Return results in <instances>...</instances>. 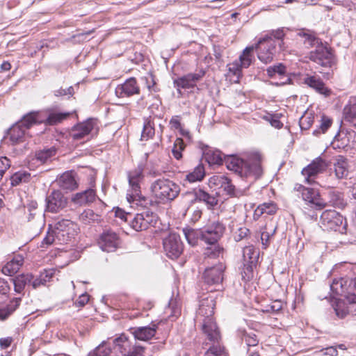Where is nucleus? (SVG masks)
I'll use <instances>...</instances> for the list:
<instances>
[{"instance_id":"obj_44","label":"nucleus","mask_w":356,"mask_h":356,"mask_svg":"<svg viewBox=\"0 0 356 356\" xmlns=\"http://www.w3.org/2000/svg\"><path fill=\"white\" fill-rule=\"evenodd\" d=\"M183 232L188 243L191 245H195L199 239L202 240L201 229L185 228L183 229Z\"/></svg>"},{"instance_id":"obj_9","label":"nucleus","mask_w":356,"mask_h":356,"mask_svg":"<svg viewBox=\"0 0 356 356\" xmlns=\"http://www.w3.org/2000/svg\"><path fill=\"white\" fill-rule=\"evenodd\" d=\"M98 131V121L95 118H88L86 121L74 125L70 133V137L74 140L84 138L89 134H97Z\"/></svg>"},{"instance_id":"obj_27","label":"nucleus","mask_w":356,"mask_h":356,"mask_svg":"<svg viewBox=\"0 0 356 356\" xmlns=\"http://www.w3.org/2000/svg\"><path fill=\"white\" fill-rule=\"evenodd\" d=\"M58 186L65 191H73L78 186L73 172H65L57 179Z\"/></svg>"},{"instance_id":"obj_24","label":"nucleus","mask_w":356,"mask_h":356,"mask_svg":"<svg viewBox=\"0 0 356 356\" xmlns=\"http://www.w3.org/2000/svg\"><path fill=\"white\" fill-rule=\"evenodd\" d=\"M346 301L350 304L349 307L346 306L343 302L338 301L334 307L336 314L339 318H344L348 314L349 311L355 312L356 316V295L350 293L346 296Z\"/></svg>"},{"instance_id":"obj_41","label":"nucleus","mask_w":356,"mask_h":356,"mask_svg":"<svg viewBox=\"0 0 356 356\" xmlns=\"http://www.w3.org/2000/svg\"><path fill=\"white\" fill-rule=\"evenodd\" d=\"M347 281L343 278L334 279L330 284V289L336 296H347L346 291Z\"/></svg>"},{"instance_id":"obj_22","label":"nucleus","mask_w":356,"mask_h":356,"mask_svg":"<svg viewBox=\"0 0 356 356\" xmlns=\"http://www.w3.org/2000/svg\"><path fill=\"white\" fill-rule=\"evenodd\" d=\"M209 186L210 188H221L228 195L234 193V186L231 183V180L223 175L211 177L209 179Z\"/></svg>"},{"instance_id":"obj_55","label":"nucleus","mask_w":356,"mask_h":356,"mask_svg":"<svg viewBox=\"0 0 356 356\" xmlns=\"http://www.w3.org/2000/svg\"><path fill=\"white\" fill-rule=\"evenodd\" d=\"M270 36L272 38L273 37L275 39H277L278 40H280V42L279 44L280 49H284L283 45L284 42L283 39L285 36V33L284 28H280L276 30H273L270 33Z\"/></svg>"},{"instance_id":"obj_5","label":"nucleus","mask_w":356,"mask_h":356,"mask_svg":"<svg viewBox=\"0 0 356 356\" xmlns=\"http://www.w3.org/2000/svg\"><path fill=\"white\" fill-rule=\"evenodd\" d=\"M321 227L327 231L339 232L345 234L346 232V222L343 217L335 210H325L321 216Z\"/></svg>"},{"instance_id":"obj_46","label":"nucleus","mask_w":356,"mask_h":356,"mask_svg":"<svg viewBox=\"0 0 356 356\" xmlns=\"http://www.w3.org/2000/svg\"><path fill=\"white\" fill-rule=\"evenodd\" d=\"M223 248H220L216 243L210 245L209 247L207 248L204 250V255L205 259H216L219 257L223 254Z\"/></svg>"},{"instance_id":"obj_29","label":"nucleus","mask_w":356,"mask_h":356,"mask_svg":"<svg viewBox=\"0 0 356 356\" xmlns=\"http://www.w3.org/2000/svg\"><path fill=\"white\" fill-rule=\"evenodd\" d=\"M203 155L209 165H220L224 161V156L218 149L206 147L203 149Z\"/></svg>"},{"instance_id":"obj_45","label":"nucleus","mask_w":356,"mask_h":356,"mask_svg":"<svg viewBox=\"0 0 356 356\" xmlns=\"http://www.w3.org/2000/svg\"><path fill=\"white\" fill-rule=\"evenodd\" d=\"M155 134L154 123L150 118H146L144 122L141 134V140H147L152 138Z\"/></svg>"},{"instance_id":"obj_50","label":"nucleus","mask_w":356,"mask_h":356,"mask_svg":"<svg viewBox=\"0 0 356 356\" xmlns=\"http://www.w3.org/2000/svg\"><path fill=\"white\" fill-rule=\"evenodd\" d=\"M314 120V116L311 113L306 112L299 120L300 127L302 129H309L312 125Z\"/></svg>"},{"instance_id":"obj_60","label":"nucleus","mask_w":356,"mask_h":356,"mask_svg":"<svg viewBox=\"0 0 356 356\" xmlns=\"http://www.w3.org/2000/svg\"><path fill=\"white\" fill-rule=\"evenodd\" d=\"M115 215L116 217L120 218L123 221H129L132 218V214L130 213H126L124 210L117 208L115 211Z\"/></svg>"},{"instance_id":"obj_17","label":"nucleus","mask_w":356,"mask_h":356,"mask_svg":"<svg viewBox=\"0 0 356 356\" xmlns=\"http://www.w3.org/2000/svg\"><path fill=\"white\" fill-rule=\"evenodd\" d=\"M156 220V214L152 211H145L132 217L130 225L134 229L139 232L147 229L149 226L153 225Z\"/></svg>"},{"instance_id":"obj_20","label":"nucleus","mask_w":356,"mask_h":356,"mask_svg":"<svg viewBox=\"0 0 356 356\" xmlns=\"http://www.w3.org/2000/svg\"><path fill=\"white\" fill-rule=\"evenodd\" d=\"M140 93V87L136 79L134 77L127 79L122 84L118 85L115 88L117 97L120 98L129 97Z\"/></svg>"},{"instance_id":"obj_15","label":"nucleus","mask_w":356,"mask_h":356,"mask_svg":"<svg viewBox=\"0 0 356 356\" xmlns=\"http://www.w3.org/2000/svg\"><path fill=\"white\" fill-rule=\"evenodd\" d=\"M215 306L216 296L213 293L203 295L200 300L197 318L199 319L213 318Z\"/></svg>"},{"instance_id":"obj_10","label":"nucleus","mask_w":356,"mask_h":356,"mask_svg":"<svg viewBox=\"0 0 356 356\" xmlns=\"http://www.w3.org/2000/svg\"><path fill=\"white\" fill-rule=\"evenodd\" d=\"M258 58L264 63H269L275 54L276 42L270 36L261 38L257 43Z\"/></svg>"},{"instance_id":"obj_49","label":"nucleus","mask_w":356,"mask_h":356,"mask_svg":"<svg viewBox=\"0 0 356 356\" xmlns=\"http://www.w3.org/2000/svg\"><path fill=\"white\" fill-rule=\"evenodd\" d=\"M30 177V174L26 172H15L10 178L11 184L12 186H17L22 183L28 182Z\"/></svg>"},{"instance_id":"obj_11","label":"nucleus","mask_w":356,"mask_h":356,"mask_svg":"<svg viewBox=\"0 0 356 356\" xmlns=\"http://www.w3.org/2000/svg\"><path fill=\"white\" fill-rule=\"evenodd\" d=\"M308 58L313 62L323 67H331L334 63V56L331 50L321 44L314 51L309 52Z\"/></svg>"},{"instance_id":"obj_64","label":"nucleus","mask_w":356,"mask_h":356,"mask_svg":"<svg viewBox=\"0 0 356 356\" xmlns=\"http://www.w3.org/2000/svg\"><path fill=\"white\" fill-rule=\"evenodd\" d=\"M170 124L174 129H179L181 128V122L179 120L178 116H174L171 118L170 121Z\"/></svg>"},{"instance_id":"obj_31","label":"nucleus","mask_w":356,"mask_h":356,"mask_svg":"<svg viewBox=\"0 0 356 356\" xmlns=\"http://www.w3.org/2000/svg\"><path fill=\"white\" fill-rule=\"evenodd\" d=\"M23 262V257L19 254L16 255L2 268V273L6 275L12 276L19 270Z\"/></svg>"},{"instance_id":"obj_28","label":"nucleus","mask_w":356,"mask_h":356,"mask_svg":"<svg viewBox=\"0 0 356 356\" xmlns=\"http://www.w3.org/2000/svg\"><path fill=\"white\" fill-rule=\"evenodd\" d=\"M96 198V193L92 189H88L83 192L74 194L72 197V202L78 206H83L92 202Z\"/></svg>"},{"instance_id":"obj_47","label":"nucleus","mask_w":356,"mask_h":356,"mask_svg":"<svg viewBox=\"0 0 356 356\" xmlns=\"http://www.w3.org/2000/svg\"><path fill=\"white\" fill-rule=\"evenodd\" d=\"M204 356H228L222 344L210 346Z\"/></svg>"},{"instance_id":"obj_14","label":"nucleus","mask_w":356,"mask_h":356,"mask_svg":"<svg viewBox=\"0 0 356 356\" xmlns=\"http://www.w3.org/2000/svg\"><path fill=\"white\" fill-rule=\"evenodd\" d=\"M205 75V71L202 69L194 73H188L174 80V86L177 88L179 94H181L180 88L189 89L196 86V83L201 80Z\"/></svg>"},{"instance_id":"obj_36","label":"nucleus","mask_w":356,"mask_h":356,"mask_svg":"<svg viewBox=\"0 0 356 356\" xmlns=\"http://www.w3.org/2000/svg\"><path fill=\"white\" fill-rule=\"evenodd\" d=\"M33 280V276L31 274H22L19 276L12 278L11 281L14 284V289L17 293H22L25 286L31 284Z\"/></svg>"},{"instance_id":"obj_26","label":"nucleus","mask_w":356,"mask_h":356,"mask_svg":"<svg viewBox=\"0 0 356 356\" xmlns=\"http://www.w3.org/2000/svg\"><path fill=\"white\" fill-rule=\"evenodd\" d=\"M157 326L152 324L149 326L135 327L129 329L130 332L136 339L140 341H148L154 337Z\"/></svg>"},{"instance_id":"obj_63","label":"nucleus","mask_w":356,"mask_h":356,"mask_svg":"<svg viewBox=\"0 0 356 356\" xmlns=\"http://www.w3.org/2000/svg\"><path fill=\"white\" fill-rule=\"evenodd\" d=\"M89 300V296L86 293L81 295L76 301L74 302L76 307H82Z\"/></svg>"},{"instance_id":"obj_2","label":"nucleus","mask_w":356,"mask_h":356,"mask_svg":"<svg viewBox=\"0 0 356 356\" xmlns=\"http://www.w3.org/2000/svg\"><path fill=\"white\" fill-rule=\"evenodd\" d=\"M180 186L169 179L159 178L150 186L152 197L158 203L165 204L176 199L180 193Z\"/></svg>"},{"instance_id":"obj_32","label":"nucleus","mask_w":356,"mask_h":356,"mask_svg":"<svg viewBox=\"0 0 356 356\" xmlns=\"http://www.w3.org/2000/svg\"><path fill=\"white\" fill-rule=\"evenodd\" d=\"M246 248L248 251L250 259L248 266L246 267V270L248 271V273L246 272V277L248 279H253L254 269L257 268L259 253V251L252 246L246 247Z\"/></svg>"},{"instance_id":"obj_62","label":"nucleus","mask_w":356,"mask_h":356,"mask_svg":"<svg viewBox=\"0 0 356 356\" xmlns=\"http://www.w3.org/2000/svg\"><path fill=\"white\" fill-rule=\"evenodd\" d=\"M54 272L53 270H45L40 274V280L43 281L46 284L47 282H49L53 277Z\"/></svg>"},{"instance_id":"obj_7","label":"nucleus","mask_w":356,"mask_h":356,"mask_svg":"<svg viewBox=\"0 0 356 356\" xmlns=\"http://www.w3.org/2000/svg\"><path fill=\"white\" fill-rule=\"evenodd\" d=\"M294 190L300 192L302 200L311 208L316 210H321L327 206L321 197L319 193L314 188H307L302 184L295 185Z\"/></svg>"},{"instance_id":"obj_12","label":"nucleus","mask_w":356,"mask_h":356,"mask_svg":"<svg viewBox=\"0 0 356 356\" xmlns=\"http://www.w3.org/2000/svg\"><path fill=\"white\" fill-rule=\"evenodd\" d=\"M163 245L166 255L170 259L178 258L183 252V243L180 236L175 234H170L163 239Z\"/></svg>"},{"instance_id":"obj_52","label":"nucleus","mask_w":356,"mask_h":356,"mask_svg":"<svg viewBox=\"0 0 356 356\" xmlns=\"http://www.w3.org/2000/svg\"><path fill=\"white\" fill-rule=\"evenodd\" d=\"M332 124V120L330 118H329L326 115H323L321 117V124L319 126V129L315 130L314 131V134L317 135L321 133L324 134L331 127Z\"/></svg>"},{"instance_id":"obj_35","label":"nucleus","mask_w":356,"mask_h":356,"mask_svg":"<svg viewBox=\"0 0 356 356\" xmlns=\"http://www.w3.org/2000/svg\"><path fill=\"white\" fill-rule=\"evenodd\" d=\"M335 175L338 179H343L348 174V165L347 159L339 156L334 163Z\"/></svg>"},{"instance_id":"obj_58","label":"nucleus","mask_w":356,"mask_h":356,"mask_svg":"<svg viewBox=\"0 0 356 356\" xmlns=\"http://www.w3.org/2000/svg\"><path fill=\"white\" fill-rule=\"evenodd\" d=\"M144 352L145 348L143 346L134 344L127 356H144Z\"/></svg>"},{"instance_id":"obj_56","label":"nucleus","mask_w":356,"mask_h":356,"mask_svg":"<svg viewBox=\"0 0 356 356\" xmlns=\"http://www.w3.org/2000/svg\"><path fill=\"white\" fill-rule=\"evenodd\" d=\"M304 43L305 44H308L309 47H314L316 45H320L322 44L319 39L314 35V32L312 31L308 33V35L305 37Z\"/></svg>"},{"instance_id":"obj_23","label":"nucleus","mask_w":356,"mask_h":356,"mask_svg":"<svg viewBox=\"0 0 356 356\" xmlns=\"http://www.w3.org/2000/svg\"><path fill=\"white\" fill-rule=\"evenodd\" d=\"M225 268V266L221 263L217 266L206 268L203 274L204 282L210 285L220 283L223 279L222 273Z\"/></svg>"},{"instance_id":"obj_1","label":"nucleus","mask_w":356,"mask_h":356,"mask_svg":"<svg viewBox=\"0 0 356 356\" xmlns=\"http://www.w3.org/2000/svg\"><path fill=\"white\" fill-rule=\"evenodd\" d=\"M77 229V225L74 222L62 219L54 225L51 231H48L41 246L44 248V245H50L56 241L60 244L67 243L76 234Z\"/></svg>"},{"instance_id":"obj_13","label":"nucleus","mask_w":356,"mask_h":356,"mask_svg":"<svg viewBox=\"0 0 356 356\" xmlns=\"http://www.w3.org/2000/svg\"><path fill=\"white\" fill-rule=\"evenodd\" d=\"M225 229V227L221 222H213L201 229L202 241L209 245H213L222 236Z\"/></svg>"},{"instance_id":"obj_4","label":"nucleus","mask_w":356,"mask_h":356,"mask_svg":"<svg viewBox=\"0 0 356 356\" xmlns=\"http://www.w3.org/2000/svg\"><path fill=\"white\" fill-rule=\"evenodd\" d=\"M37 113L31 112L24 115L19 121L15 124L9 130L8 136L13 145L24 141L25 133L31 126L42 120L37 118Z\"/></svg>"},{"instance_id":"obj_40","label":"nucleus","mask_w":356,"mask_h":356,"mask_svg":"<svg viewBox=\"0 0 356 356\" xmlns=\"http://www.w3.org/2000/svg\"><path fill=\"white\" fill-rule=\"evenodd\" d=\"M194 195L196 200L205 202L210 207H213L218 204V200L215 196L211 195L201 188L195 189Z\"/></svg>"},{"instance_id":"obj_53","label":"nucleus","mask_w":356,"mask_h":356,"mask_svg":"<svg viewBox=\"0 0 356 356\" xmlns=\"http://www.w3.org/2000/svg\"><path fill=\"white\" fill-rule=\"evenodd\" d=\"M266 72L270 77H273L277 74L282 75L286 72V67L282 63H279L277 65L268 67L266 70Z\"/></svg>"},{"instance_id":"obj_39","label":"nucleus","mask_w":356,"mask_h":356,"mask_svg":"<svg viewBox=\"0 0 356 356\" xmlns=\"http://www.w3.org/2000/svg\"><path fill=\"white\" fill-rule=\"evenodd\" d=\"M21 298H16L13 299L6 306L0 307V320L3 321L14 312L20 305Z\"/></svg>"},{"instance_id":"obj_57","label":"nucleus","mask_w":356,"mask_h":356,"mask_svg":"<svg viewBox=\"0 0 356 356\" xmlns=\"http://www.w3.org/2000/svg\"><path fill=\"white\" fill-rule=\"evenodd\" d=\"M259 207L262 208L264 213H266L268 215H273L275 213L277 209L276 204L272 202L260 204Z\"/></svg>"},{"instance_id":"obj_54","label":"nucleus","mask_w":356,"mask_h":356,"mask_svg":"<svg viewBox=\"0 0 356 356\" xmlns=\"http://www.w3.org/2000/svg\"><path fill=\"white\" fill-rule=\"evenodd\" d=\"M111 349L106 343H102L97 347L93 351L88 354V356H107L110 354Z\"/></svg>"},{"instance_id":"obj_37","label":"nucleus","mask_w":356,"mask_h":356,"mask_svg":"<svg viewBox=\"0 0 356 356\" xmlns=\"http://www.w3.org/2000/svg\"><path fill=\"white\" fill-rule=\"evenodd\" d=\"M37 113V118L42 120L41 123H45L49 125H54L58 123L61 122L63 120L66 119L67 116H69L68 113H50L48 115V117L45 119H42L40 116V113L38 112H35ZM38 124V122H36ZM38 124H40V122H38Z\"/></svg>"},{"instance_id":"obj_59","label":"nucleus","mask_w":356,"mask_h":356,"mask_svg":"<svg viewBox=\"0 0 356 356\" xmlns=\"http://www.w3.org/2000/svg\"><path fill=\"white\" fill-rule=\"evenodd\" d=\"M27 210L29 211V220H31V219H34L35 217L37 216L38 212V203L35 201H31L30 203L27 205Z\"/></svg>"},{"instance_id":"obj_61","label":"nucleus","mask_w":356,"mask_h":356,"mask_svg":"<svg viewBox=\"0 0 356 356\" xmlns=\"http://www.w3.org/2000/svg\"><path fill=\"white\" fill-rule=\"evenodd\" d=\"M74 94V88L72 86H70L67 89L60 88L54 91V95L56 97L70 95L72 96Z\"/></svg>"},{"instance_id":"obj_48","label":"nucleus","mask_w":356,"mask_h":356,"mask_svg":"<svg viewBox=\"0 0 356 356\" xmlns=\"http://www.w3.org/2000/svg\"><path fill=\"white\" fill-rule=\"evenodd\" d=\"M56 149L55 147H51L38 152L35 154L36 159L41 163H45L52 156H55Z\"/></svg>"},{"instance_id":"obj_19","label":"nucleus","mask_w":356,"mask_h":356,"mask_svg":"<svg viewBox=\"0 0 356 356\" xmlns=\"http://www.w3.org/2000/svg\"><path fill=\"white\" fill-rule=\"evenodd\" d=\"M120 240L114 232L106 231L102 234L98 241L100 248L105 252H113L119 245Z\"/></svg>"},{"instance_id":"obj_38","label":"nucleus","mask_w":356,"mask_h":356,"mask_svg":"<svg viewBox=\"0 0 356 356\" xmlns=\"http://www.w3.org/2000/svg\"><path fill=\"white\" fill-rule=\"evenodd\" d=\"M276 227L271 221L266 222L264 226H261L260 234L262 245L266 248L269 244L270 238L275 234Z\"/></svg>"},{"instance_id":"obj_33","label":"nucleus","mask_w":356,"mask_h":356,"mask_svg":"<svg viewBox=\"0 0 356 356\" xmlns=\"http://www.w3.org/2000/svg\"><path fill=\"white\" fill-rule=\"evenodd\" d=\"M115 348L119 351L122 356H127V353L131 350L134 343L128 339L125 334H121L119 337L113 340Z\"/></svg>"},{"instance_id":"obj_8","label":"nucleus","mask_w":356,"mask_h":356,"mask_svg":"<svg viewBox=\"0 0 356 356\" xmlns=\"http://www.w3.org/2000/svg\"><path fill=\"white\" fill-rule=\"evenodd\" d=\"M202 331L205 337L207 345H220L222 343V337L220 330L213 318H202Z\"/></svg>"},{"instance_id":"obj_34","label":"nucleus","mask_w":356,"mask_h":356,"mask_svg":"<svg viewBox=\"0 0 356 356\" xmlns=\"http://www.w3.org/2000/svg\"><path fill=\"white\" fill-rule=\"evenodd\" d=\"M345 120L356 124V97H351L343 108Z\"/></svg>"},{"instance_id":"obj_18","label":"nucleus","mask_w":356,"mask_h":356,"mask_svg":"<svg viewBox=\"0 0 356 356\" xmlns=\"http://www.w3.org/2000/svg\"><path fill=\"white\" fill-rule=\"evenodd\" d=\"M327 164L321 157L314 159L309 165L302 170V175L305 177V182L312 184L314 182V177L319 173L326 170Z\"/></svg>"},{"instance_id":"obj_3","label":"nucleus","mask_w":356,"mask_h":356,"mask_svg":"<svg viewBox=\"0 0 356 356\" xmlns=\"http://www.w3.org/2000/svg\"><path fill=\"white\" fill-rule=\"evenodd\" d=\"M143 178V169L141 167H138L129 172L128 179L131 189L127 193V198L129 202H136V204L146 207L147 200L140 192V183Z\"/></svg>"},{"instance_id":"obj_21","label":"nucleus","mask_w":356,"mask_h":356,"mask_svg":"<svg viewBox=\"0 0 356 356\" xmlns=\"http://www.w3.org/2000/svg\"><path fill=\"white\" fill-rule=\"evenodd\" d=\"M302 82L304 84L325 97L330 96L332 94V90L325 86L321 79L316 74H306Z\"/></svg>"},{"instance_id":"obj_16","label":"nucleus","mask_w":356,"mask_h":356,"mask_svg":"<svg viewBox=\"0 0 356 356\" xmlns=\"http://www.w3.org/2000/svg\"><path fill=\"white\" fill-rule=\"evenodd\" d=\"M67 205V198L58 190H54L46 197L47 211L58 213Z\"/></svg>"},{"instance_id":"obj_30","label":"nucleus","mask_w":356,"mask_h":356,"mask_svg":"<svg viewBox=\"0 0 356 356\" xmlns=\"http://www.w3.org/2000/svg\"><path fill=\"white\" fill-rule=\"evenodd\" d=\"M229 170H232L236 173L242 176L243 161L235 155L224 156V161Z\"/></svg>"},{"instance_id":"obj_43","label":"nucleus","mask_w":356,"mask_h":356,"mask_svg":"<svg viewBox=\"0 0 356 356\" xmlns=\"http://www.w3.org/2000/svg\"><path fill=\"white\" fill-rule=\"evenodd\" d=\"M205 176V170L202 163L198 164L193 172L188 173L186 177V180L190 183L200 181Z\"/></svg>"},{"instance_id":"obj_42","label":"nucleus","mask_w":356,"mask_h":356,"mask_svg":"<svg viewBox=\"0 0 356 356\" xmlns=\"http://www.w3.org/2000/svg\"><path fill=\"white\" fill-rule=\"evenodd\" d=\"M328 195L330 198L329 202L331 206L342 209L346 205L343 193L339 191H331Z\"/></svg>"},{"instance_id":"obj_51","label":"nucleus","mask_w":356,"mask_h":356,"mask_svg":"<svg viewBox=\"0 0 356 356\" xmlns=\"http://www.w3.org/2000/svg\"><path fill=\"white\" fill-rule=\"evenodd\" d=\"M185 149V144L184 140L177 138L174 143V146L172 150L174 157L177 159H180L182 157L181 152Z\"/></svg>"},{"instance_id":"obj_25","label":"nucleus","mask_w":356,"mask_h":356,"mask_svg":"<svg viewBox=\"0 0 356 356\" xmlns=\"http://www.w3.org/2000/svg\"><path fill=\"white\" fill-rule=\"evenodd\" d=\"M241 64L238 62H234L227 65L228 71L226 74V78L231 83H238L240 78L242 76V66L241 64L243 63L245 59V49H243L240 55Z\"/></svg>"},{"instance_id":"obj_6","label":"nucleus","mask_w":356,"mask_h":356,"mask_svg":"<svg viewBox=\"0 0 356 356\" xmlns=\"http://www.w3.org/2000/svg\"><path fill=\"white\" fill-rule=\"evenodd\" d=\"M264 156L257 150L246 152V178L252 177L254 180L260 179L264 174L262 162Z\"/></svg>"}]
</instances>
